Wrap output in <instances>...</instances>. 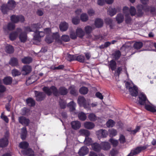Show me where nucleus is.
Here are the masks:
<instances>
[{"label": "nucleus", "instance_id": "nucleus-1", "mask_svg": "<svg viewBox=\"0 0 156 156\" xmlns=\"http://www.w3.org/2000/svg\"><path fill=\"white\" fill-rule=\"evenodd\" d=\"M41 27L40 24H34L31 26V29L30 27H27L25 28L26 32L34 31V43L38 44L41 41V38L43 37L44 35V33L43 32L38 30L39 28Z\"/></svg>", "mask_w": 156, "mask_h": 156}, {"label": "nucleus", "instance_id": "nucleus-2", "mask_svg": "<svg viewBox=\"0 0 156 156\" xmlns=\"http://www.w3.org/2000/svg\"><path fill=\"white\" fill-rule=\"evenodd\" d=\"M138 98L139 103L140 105H144L146 109L153 112H156V107L149 102L144 93L140 92L138 95Z\"/></svg>", "mask_w": 156, "mask_h": 156}, {"label": "nucleus", "instance_id": "nucleus-3", "mask_svg": "<svg viewBox=\"0 0 156 156\" xmlns=\"http://www.w3.org/2000/svg\"><path fill=\"white\" fill-rule=\"evenodd\" d=\"M122 11L125 16V21L127 23L129 22L131 20L130 14L131 16H133L136 13L135 9L133 6H131L130 9H129L128 7L125 6L123 8Z\"/></svg>", "mask_w": 156, "mask_h": 156}, {"label": "nucleus", "instance_id": "nucleus-4", "mask_svg": "<svg viewBox=\"0 0 156 156\" xmlns=\"http://www.w3.org/2000/svg\"><path fill=\"white\" fill-rule=\"evenodd\" d=\"M29 146V144L25 141H23L20 143L19 146L23 150H22L21 153L23 155H27L30 154L28 156H34V152L32 150L29 148L27 149Z\"/></svg>", "mask_w": 156, "mask_h": 156}, {"label": "nucleus", "instance_id": "nucleus-5", "mask_svg": "<svg viewBox=\"0 0 156 156\" xmlns=\"http://www.w3.org/2000/svg\"><path fill=\"white\" fill-rule=\"evenodd\" d=\"M16 6L15 2L12 0H9L8 2L7 5H2L1 7V10L4 14H6L9 10L13 9Z\"/></svg>", "mask_w": 156, "mask_h": 156}, {"label": "nucleus", "instance_id": "nucleus-6", "mask_svg": "<svg viewBox=\"0 0 156 156\" xmlns=\"http://www.w3.org/2000/svg\"><path fill=\"white\" fill-rule=\"evenodd\" d=\"M126 88L128 89L130 94L133 96H136L138 93V88L132 82H127L126 83Z\"/></svg>", "mask_w": 156, "mask_h": 156}, {"label": "nucleus", "instance_id": "nucleus-7", "mask_svg": "<svg viewBox=\"0 0 156 156\" xmlns=\"http://www.w3.org/2000/svg\"><path fill=\"white\" fill-rule=\"evenodd\" d=\"M43 91L48 95H50L53 93L55 95H57L58 92L57 89L54 86H52L50 88L47 87H44L43 89Z\"/></svg>", "mask_w": 156, "mask_h": 156}, {"label": "nucleus", "instance_id": "nucleus-8", "mask_svg": "<svg viewBox=\"0 0 156 156\" xmlns=\"http://www.w3.org/2000/svg\"><path fill=\"white\" fill-rule=\"evenodd\" d=\"M137 8L139 12H140V14L139 15V16H140L142 15V13L141 12V11L142 9L146 12L150 11L152 13H154L155 11V9L154 7H149L146 5L143 6L142 5H139L137 6Z\"/></svg>", "mask_w": 156, "mask_h": 156}, {"label": "nucleus", "instance_id": "nucleus-9", "mask_svg": "<svg viewBox=\"0 0 156 156\" xmlns=\"http://www.w3.org/2000/svg\"><path fill=\"white\" fill-rule=\"evenodd\" d=\"M44 33L47 34L46 37L45 39V41L48 43H51L53 41V38L50 35L51 33V29L50 28H47L44 30Z\"/></svg>", "mask_w": 156, "mask_h": 156}, {"label": "nucleus", "instance_id": "nucleus-10", "mask_svg": "<svg viewBox=\"0 0 156 156\" xmlns=\"http://www.w3.org/2000/svg\"><path fill=\"white\" fill-rule=\"evenodd\" d=\"M11 20L14 23H17L19 22H23L24 21V18L22 15H12L11 17Z\"/></svg>", "mask_w": 156, "mask_h": 156}, {"label": "nucleus", "instance_id": "nucleus-11", "mask_svg": "<svg viewBox=\"0 0 156 156\" xmlns=\"http://www.w3.org/2000/svg\"><path fill=\"white\" fill-rule=\"evenodd\" d=\"M147 148L146 146L140 147H137L135 149L132 151L131 153L127 156H133L139 153L142 150H144Z\"/></svg>", "mask_w": 156, "mask_h": 156}, {"label": "nucleus", "instance_id": "nucleus-12", "mask_svg": "<svg viewBox=\"0 0 156 156\" xmlns=\"http://www.w3.org/2000/svg\"><path fill=\"white\" fill-rule=\"evenodd\" d=\"M96 134L99 139L101 138H105L108 135L107 131L105 130L100 129L97 131Z\"/></svg>", "mask_w": 156, "mask_h": 156}, {"label": "nucleus", "instance_id": "nucleus-13", "mask_svg": "<svg viewBox=\"0 0 156 156\" xmlns=\"http://www.w3.org/2000/svg\"><path fill=\"white\" fill-rule=\"evenodd\" d=\"M21 31V29L19 28L15 32H12L11 33L9 36V38L10 40L13 41L15 40L18 36L19 33Z\"/></svg>", "mask_w": 156, "mask_h": 156}, {"label": "nucleus", "instance_id": "nucleus-14", "mask_svg": "<svg viewBox=\"0 0 156 156\" xmlns=\"http://www.w3.org/2000/svg\"><path fill=\"white\" fill-rule=\"evenodd\" d=\"M31 71V68L29 66H23L21 72L22 75H26L30 73Z\"/></svg>", "mask_w": 156, "mask_h": 156}, {"label": "nucleus", "instance_id": "nucleus-15", "mask_svg": "<svg viewBox=\"0 0 156 156\" xmlns=\"http://www.w3.org/2000/svg\"><path fill=\"white\" fill-rule=\"evenodd\" d=\"M78 102L80 106H83L85 108L88 107L87 105L86 101L83 97H79L78 100Z\"/></svg>", "mask_w": 156, "mask_h": 156}, {"label": "nucleus", "instance_id": "nucleus-16", "mask_svg": "<svg viewBox=\"0 0 156 156\" xmlns=\"http://www.w3.org/2000/svg\"><path fill=\"white\" fill-rule=\"evenodd\" d=\"M88 151V148L86 146H83L80 149L78 153L80 156H83L86 154Z\"/></svg>", "mask_w": 156, "mask_h": 156}, {"label": "nucleus", "instance_id": "nucleus-17", "mask_svg": "<svg viewBox=\"0 0 156 156\" xmlns=\"http://www.w3.org/2000/svg\"><path fill=\"white\" fill-rule=\"evenodd\" d=\"M94 124L91 122H86L84 123V127L88 129H91L95 127Z\"/></svg>", "mask_w": 156, "mask_h": 156}, {"label": "nucleus", "instance_id": "nucleus-18", "mask_svg": "<svg viewBox=\"0 0 156 156\" xmlns=\"http://www.w3.org/2000/svg\"><path fill=\"white\" fill-rule=\"evenodd\" d=\"M35 95L36 100L37 101L42 100L45 96V95L43 93L39 92L37 91H35Z\"/></svg>", "mask_w": 156, "mask_h": 156}, {"label": "nucleus", "instance_id": "nucleus-19", "mask_svg": "<svg viewBox=\"0 0 156 156\" xmlns=\"http://www.w3.org/2000/svg\"><path fill=\"white\" fill-rule=\"evenodd\" d=\"M68 27V24L65 22L61 23L59 26L60 29L62 31H66L67 30Z\"/></svg>", "mask_w": 156, "mask_h": 156}, {"label": "nucleus", "instance_id": "nucleus-20", "mask_svg": "<svg viewBox=\"0 0 156 156\" xmlns=\"http://www.w3.org/2000/svg\"><path fill=\"white\" fill-rule=\"evenodd\" d=\"M19 122L24 125H28L29 123V120L28 119H26L24 117H21L19 118Z\"/></svg>", "mask_w": 156, "mask_h": 156}, {"label": "nucleus", "instance_id": "nucleus-21", "mask_svg": "<svg viewBox=\"0 0 156 156\" xmlns=\"http://www.w3.org/2000/svg\"><path fill=\"white\" fill-rule=\"evenodd\" d=\"M101 147L104 150H108L111 147L110 144L107 142H102L101 144Z\"/></svg>", "mask_w": 156, "mask_h": 156}, {"label": "nucleus", "instance_id": "nucleus-22", "mask_svg": "<svg viewBox=\"0 0 156 156\" xmlns=\"http://www.w3.org/2000/svg\"><path fill=\"white\" fill-rule=\"evenodd\" d=\"M19 38L21 42H24L27 39V36L25 33L22 32V30L19 33Z\"/></svg>", "mask_w": 156, "mask_h": 156}, {"label": "nucleus", "instance_id": "nucleus-23", "mask_svg": "<svg viewBox=\"0 0 156 156\" xmlns=\"http://www.w3.org/2000/svg\"><path fill=\"white\" fill-rule=\"evenodd\" d=\"M15 27V25L13 23H9L7 25V27H4L3 28L4 32L5 33H8L7 30H13Z\"/></svg>", "mask_w": 156, "mask_h": 156}, {"label": "nucleus", "instance_id": "nucleus-24", "mask_svg": "<svg viewBox=\"0 0 156 156\" xmlns=\"http://www.w3.org/2000/svg\"><path fill=\"white\" fill-rule=\"evenodd\" d=\"M72 127L73 129H79L81 126V123L78 121H73L71 123Z\"/></svg>", "mask_w": 156, "mask_h": 156}, {"label": "nucleus", "instance_id": "nucleus-25", "mask_svg": "<svg viewBox=\"0 0 156 156\" xmlns=\"http://www.w3.org/2000/svg\"><path fill=\"white\" fill-rule=\"evenodd\" d=\"M8 144V139L6 137L0 140V147H5Z\"/></svg>", "mask_w": 156, "mask_h": 156}, {"label": "nucleus", "instance_id": "nucleus-26", "mask_svg": "<svg viewBox=\"0 0 156 156\" xmlns=\"http://www.w3.org/2000/svg\"><path fill=\"white\" fill-rule=\"evenodd\" d=\"M76 32L78 37H83L85 34L84 32L80 28H77L76 30Z\"/></svg>", "mask_w": 156, "mask_h": 156}, {"label": "nucleus", "instance_id": "nucleus-27", "mask_svg": "<svg viewBox=\"0 0 156 156\" xmlns=\"http://www.w3.org/2000/svg\"><path fill=\"white\" fill-rule=\"evenodd\" d=\"M95 25L97 27H101L103 25L102 20L99 18L96 19L95 21Z\"/></svg>", "mask_w": 156, "mask_h": 156}, {"label": "nucleus", "instance_id": "nucleus-28", "mask_svg": "<svg viewBox=\"0 0 156 156\" xmlns=\"http://www.w3.org/2000/svg\"><path fill=\"white\" fill-rule=\"evenodd\" d=\"M116 20L119 23H122L124 20V17L122 13L118 14L116 17Z\"/></svg>", "mask_w": 156, "mask_h": 156}, {"label": "nucleus", "instance_id": "nucleus-29", "mask_svg": "<svg viewBox=\"0 0 156 156\" xmlns=\"http://www.w3.org/2000/svg\"><path fill=\"white\" fill-rule=\"evenodd\" d=\"M12 78L10 76H7L5 77L3 80V83L5 85H9L12 83Z\"/></svg>", "mask_w": 156, "mask_h": 156}, {"label": "nucleus", "instance_id": "nucleus-30", "mask_svg": "<svg viewBox=\"0 0 156 156\" xmlns=\"http://www.w3.org/2000/svg\"><path fill=\"white\" fill-rule=\"evenodd\" d=\"M79 133L80 135L84 136L86 137L90 135L89 131L85 129H81L79 131Z\"/></svg>", "mask_w": 156, "mask_h": 156}, {"label": "nucleus", "instance_id": "nucleus-31", "mask_svg": "<svg viewBox=\"0 0 156 156\" xmlns=\"http://www.w3.org/2000/svg\"><path fill=\"white\" fill-rule=\"evenodd\" d=\"M116 64L115 62L113 60H111L109 62V67L112 70H114L116 67Z\"/></svg>", "mask_w": 156, "mask_h": 156}, {"label": "nucleus", "instance_id": "nucleus-32", "mask_svg": "<svg viewBox=\"0 0 156 156\" xmlns=\"http://www.w3.org/2000/svg\"><path fill=\"white\" fill-rule=\"evenodd\" d=\"M92 149L95 151H98L101 149V145H100L97 143H95L92 144Z\"/></svg>", "mask_w": 156, "mask_h": 156}, {"label": "nucleus", "instance_id": "nucleus-33", "mask_svg": "<svg viewBox=\"0 0 156 156\" xmlns=\"http://www.w3.org/2000/svg\"><path fill=\"white\" fill-rule=\"evenodd\" d=\"M27 134V131L25 127H23L21 129V137L23 140H24L26 137Z\"/></svg>", "mask_w": 156, "mask_h": 156}, {"label": "nucleus", "instance_id": "nucleus-34", "mask_svg": "<svg viewBox=\"0 0 156 156\" xmlns=\"http://www.w3.org/2000/svg\"><path fill=\"white\" fill-rule=\"evenodd\" d=\"M76 106L75 103H74L73 101H71L68 105V106L71 112H73L75 110Z\"/></svg>", "mask_w": 156, "mask_h": 156}, {"label": "nucleus", "instance_id": "nucleus-35", "mask_svg": "<svg viewBox=\"0 0 156 156\" xmlns=\"http://www.w3.org/2000/svg\"><path fill=\"white\" fill-rule=\"evenodd\" d=\"M80 18L82 21L86 22L88 20V17L86 13H83L80 15Z\"/></svg>", "mask_w": 156, "mask_h": 156}, {"label": "nucleus", "instance_id": "nucleus-36", "mask_svg": "<svg viewBox=\"0 0 156 156\" xmlns=\"http://www.w3.org/2000/svg\"><path fill=\"white\" fill-rule=\"evenodd\" d=\"M32 61V58L29 57H25L22 59V62L24 64H29Z\"/></svg>", "mask_w": 156, "mask_h": 156}, {"label": "nucleus", "instance_id": "nucleus-37", "mask_svg": "<svg viewBox=\"0 0 156 156\" xmlns=\"http://www.w3.org/2000/svg\"><path fill=\"white\" fill-rule=\"evenodd\" d=\"M0 118L6 123H8L9 121V119L5 115V113L4 112H3L1 113Z\"/></svg>", "mask_w": 156, "mask_h": 156}, {"label": "nucleus", "instance_id": "nucleus-38", "mask_svg": "<svg viewBox=\"0 0 156 156\" xmlns=\"http://www.w3.org/2000/svg\"><path fill=\"white\" fill-rule=\"evenodd\" d=\"M78 117L80 120L84 121L87 118V116L86 114L84 113L83 112H80L78 114Z\"/></svg>", "mask_w": 156, "mask_h": 156}, {"label": "nucleus", "instance_id": "nucleus-39", "mask_svg": "<svg viewBox=\"0 0 156 156\" xmlns=\"http://www.w3.org/2000/svg\"><path fill=\"white\" fill-rule=\"evenodd\" d=\"M108 12L111 16H113L116 13L117 10L115 8H110Z\"/></svg>", "mask_w": 156, "mask_h": 156}, {"label": "nucleus", "instance_id": "nucleus-40", "mask_svg": "<svg viewBox=\"0 0 156 156\" xmlns=\"http://www.w3.org/2000/svg\"><path fill=\"white\" fill-rule=\"evenodd\" d=\"M109 135L110 137H113L117 134V132L115 129H111L108 130Z\"/></svg>", "mask_w": 156, "mask_h": 156}, {"label": "nucleus", "instance_id": "nucleus-41", "mask_svg": "<svg viewBox=\"0 0 156 156\" xmlns=\"http://www.w3.org/2000/svg\"><path fill=\"white\" fill-rule=\"evenodd\" d=\"M6 51L9 53H13L14 51L13 47L10 45H8L6 47Z\"/></svg>", "mask_w": 156, "mask_h": 156}, {"label": "nucleus", "instance_id": "nucleus-42", "mask_svg": "<svg viewBox=\"0 0 156 156\" xmlns=\"http://www.w3.org/2000/svg\"><path fill=\"white\" fill-rule=\"evenodd\" d=\"M27 105L30 106H32L35 105L34 101L31 98H30L26 100Z\"/></svg>", "mask_w": 156, "mask_h": 156}, {"label": "nucleus", "instance_id": "nucleus-43", "mask_svg": "<svg viewBox=\"0 0 156 156\" xmlns=\"http://www.w3.org/2000/svg\"><path fill=\"white\" fill-rule=\"evenodd\" d=\"M89 120L91 121H94L97 120V118L93 113H90L89 114L88 116Z\"/></svg>", "mask_w": 156, "mask_h": 156}, {"label": "nucleus", "instance_id": "nucleus-44", "mask_svg": "<svg viewBox=\"0 0 156 156\" xmlns=\"http://www.w3.org/2000/svg\"><path fill=\"white\" fill-rule=\"evenodd\" d=\"M79 92L82 94H86L88 92V89L86 87H82L80 89Z\"/></svg>", "mask_w": 156, "mask_h": 156}, {"label": "nucleus", "instance_id": "nucleus-45", "mask_svg": "<svg viewBox=\"0 0 156 156\" xmlns=\"http://www.w3.org/2000/svg\"><path fill=\"white\" fill-rule=\"evenodd\" d=\"M9 63L12 66H16L17 65L18 63V60L16 58H12Z\"/></svg>", "mask_w": 156, "mask_h": 156}, {"label": "nucleus", "instance_id": "nucleus-46", "mask_svg": "<svg viewBox=\"0 0 156 156\" xmlns=\"http://www.w3.org/2000/svg\"><path fill=\"white\" fill-rule=\"evenodd\" d=\"M84 143L85 144L87 145H89L92 144V141L91 139L88 136L86 137L85 140L84 141Z\"/></svg>", "mask_w": 156, "mask_h": 156}, {"label": "nucleus", "instance_id": "nucleus-47", "mask_svg": "<svg viewBox=\"0 0 156 156\" xmlns=\"http://www.w3.org/2000/svg\"><path fill=\"white\" fill-rule=\"evenodd\" d=\"M59 92L61 94L64 95L67 94L68 91L65 87H62L59 89Z\"/></svg>", "mask_w": 156, "mask_h": 156}, {"label": "nucleus", "instance_id": "nucleus-48", "mask_svg": "<svg viewBox=\"0 0 156 156\" xmlns=\"http://www.w3.org/2000/svg\"><path fill=\"white\" fill-rule=\"evenodd\" d=\"M115 122L113 120H109L106 123V125L108 127H112L114 125Z\"/></svg>", "mask_w": 156, "mask_h": 156}, {"label": "nucleus", "instance_id": "nucleus-49", "mask_svg": "<svg viewBox=\"0 0 156 156\" xmlns=\"http://www.w3.org/2000/svg\"><path fill=\"white\" fill-rule=\"evenodd\" d=\"M143 46V43L140 42H136L134 45V47L136 49H139L141 48Z\"/></svg>", "mask_w": 156, "mask_h": 156}, {"label": "nucleus", "instance_id": "nucleus-50", "mask_svg": "<svg viewBox=\"0 0 156 156\" xmlns=\"http://www.w3.org/2000/svg\"><path fill=\"white\" fill-rule=\"evenodd\" d=\"M69 35L70 38L73 39H76L78 37L76 32L74 31H71Z\"/></svg>", "mask_w": 156, "mask_h": 156}, {"label": "nucleus", "instance_id": "nucleus-51", "mask_svg": "<svg viewBox=\"0 0 156 156\" xmlns=\"http://www.w3.org/2000/svg\"><path fill=\"white\" fill-rule=\"evenodd\" d=\"M76 56L70 55H68L66 58L67 60L69 61L76 60Z\"/></svg>", "mask_w": 156, "mask_h": 156}, {"label": "nucleus", "instance_id": "nucleus-52", "mask_svg": "<svg viewBox=\"0 0 156 156\" xmlns=\"http://www.w3.org/2000/svg\"><path fill=\"white\" fill-rule=\"evenodd\" d=\"M76 60H77L80 62H83L85 60V57L83 55H80L77 56H76Z\"/></svg>", "mask_w": 156, "mask_h": 156}, {"label": "nucleus", "instance_id": "nucleus-53", "mask_svg": "<svg viewBox=\"0 0 156 156\" xmlns=\"http://www.w3.org/2000/svg\"><path fill=\"white\" fill-rule=\"evenodd\" d=\"M72 21L73 24L76 25L79 23L80 20L78 17L76 16L72 19Z\"/></svg>", "mask_w": 156, "mask_h": 156}, {"label": "nucleus", "instance_id": "nucleus-54", "mask_svg": "<svg viewBox=\"0 0 156 156\" xmlns=\"http://www.w3.org/2000/svg\"><path fill=\"white\" fill-rule=\"evenodd\" d=\"M120 55L121 54L120 51H116L113 54V58L115 60H117L119 58Z\"/></svg>", "mask_w": 156, "mask_h": 156}, {"label": "nucleus", "instance_id": "nucleus-55", "mask_svg": "<svg viewBox=\"0 0 156 156\" xmlns=\"http://www.w3.org/2000/svg\"><path fill=\"white\" fill-rule=\"evenodd\" d=\"M12 74L13 76H18L20 75L21 72L17 69H15L12 71Z\"/></svg>", "mask_w": 156, "mask_h": 156}, {"label": "nucleus", "instance_id": "nucleus-56", "mask_svg": "<svg viewBox=\"0 0 156 156\" xmlns=\"http://www.w3.org/2000/svg\"><path fill=\"white\" fill-rule=\"evenodd\" d=\"M66 103L64 101L61 100L59 101V105L62 108H65L66 106Z\"/></svg>", "mask_w": 156, "mask_h": 156}, {"label": "nucleus", "instance_id": "nucleus-57", "mask_svg": "<svg viewBox=\"0 0 156 156\" xmlns=\"http://www.w3.org/2000/svg\"><path fill=\"white\" fill-rule=\"evenodd\" d=\"M111 44V42H107L105 43L104 44L101 45L99 46L100 48L102 49L107 48Z\"/></svg>", "mask_w": 156, "mask_h": 156}, {"label": "nucleus", "instance_id": "nucleus-58", "mask_svg": "<svg viewBox=\"0 0 156 156\" xmlns=\"http://www.w3.org/2000/svg\"><path fill=\"white\" fill-rule=\"evenodd\" d=\"M109 141L112 143L114 146H116L118 144V141L113 139H111L109 140Z\"/></svg>", "mask_w": 156, "mask_h": 156}, {"label": "nucleus", "instance_id": "nucleus-59", "mask_svg": "<svg viewBox=\"0 0 156 156\" xmlns=\"http://www.w3.org/2000/svg\"><path fill=\"white\" fill-rule=\"evenodd\" d=\"M62 39L65 42H68L70 40L69 36L67 35H63L62 37Z\"/></svg>", "mask_w": 156, "mask_h": 156}, {"label": "nucleus", "instance_id": "nucleus-60", "mask_svg": "<svg viewBox=\"0 0 156 156\" xmlns=\"http://www.w3.org/2000/svg\"><path fill=\"white\" fill-rule=\"evenodd\" d=\"M85 31L87 33H89L92 31V29L91 27L87 26L85 27Z\"/></svg>", "mask_w": 156, "mask_h": 156}, {"label": "nucleus", "instance_id": "nucleus-61", "mask_svg": "<svg viewBox=\"0 0 156 156\" xmlns=\"http://www.w3.org/2000/svg\"><path fill=\"white\" fill-rule=\"evenodd\" d=\"M69 89L70 90V92L71 94H76V90L75 87L73 86H71Z\"/></svg>", "mask_w": 156, "mask_h": 156}, {"label": "nucleus", "instance_id": "nucleus-62", "mask_svg": "<svg viewBox=\"0 0 156 156\" xmlns=\"http://www.w3.org/2000/svg\"><path fill=\"white\" fill-rule=\"evenodd\" d=\"M94 13V11L92 9H90L87 11V13L90 16H93Z\"/></svg>", "mask_w": 156, "mask_h": 156}, {"label": "nucleus", "instance_id": "nucleus-63", "mask_svg": "<svg viewBox=\"0 0 156 156\" xmlns=\"http://www.w3.org/2000/svg\"><path fill=\"white\" fill-rule=\"evenodd\" d=\"M119 140L121 143H123L125 142L126 140L124 136L122 135L120 136Z\"/></svg>", "mask_w": 156, "mask_h": 156}, {"label": "nucleus", "instance_id": "nucleus-64", "mask_svg": "<svg viewBox=\"0 0 156 156\" xmlns=\"http://www.w3.org/2000/svg\"><path fill=\"white\" fill-rule=\"evenodd\" d=\"M140 127L139 126H137L136 127V128L133 130H132L130 131L131 133L132 134H135L137 132L139 131V129H140Z\"/></svg>", "mask_w": 156, "mask_h": 156}]
</instances>
